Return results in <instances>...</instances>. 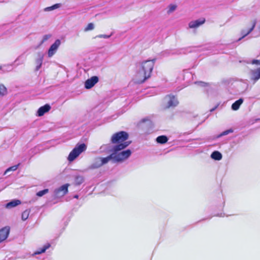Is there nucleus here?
<instances>
[{
  "mask_svg": "<svg viewBox=\"0 0 260 260\" xmlns=\"http://www.w3.org/2000/svg\"><path fill=\"white\" fill-rule=\"evenodd\" d=\"M51 109V106L49 104H46L39 108L37 111V115L39 116H42L45 113L48 112Z\"/></svg>",
  "mask_w": 260,
  "mask_h": 260,
  "instance_id": "4468645a",
  "label": "nucleus"
},
{
  "mask_svg": "<svg viewBox=\"0 0 260 260\" xmlns=\"http://www.w3.org/2000/svg\"><path fill=\"white\" fill-rule=\"evenodd\" d=\"M247 63L255 66L256 69L250 70V79L256 82L260 79V59H252L247 61Z\"/></svg>",
  "mask_w": 260,
  "mask_h": 260,
  "instance_id": "7ed1b4c3",
  "label": "nucleus"
},
{
  "mask_svg": "<svg viewBox=\"0 0 260 260\" xmlns=\"http://www.w3.org/2000/svg\"><path fill=\"white\" fill-rule=\"evenodd\" d=\"M25 60V57L23 54L20 55L15 61V62H18L17 65L23 63Z\"/></svg>",
  "mask_w": 260,
  "mask_h": 260,
  "instance_id": "393cba45",
  "label": "nucleus"
},
{
  "mask_svg": "<svg viewBox=\"0 0 260 260\" xmlns=\"http://www.w3.org/2000/svg\"><path fill=\"white\" fill-rule=\"evenodd\" d=\"M44 59V55L42 53L39 52L38 53V57L36 59V70L38 71L41 67L42 62Z\"/></svg>",
  "mask_w": 260,
  "mask_h": 260,
  "instance_id": "2eb2a0df",
  "label": "nucleus"
},
{
  "mask_svg": "<svg viewBox=\"0 0 260 260\" xmlns=\"http://www.w3.org/2000/svg\"><path fill=\"white\" fill-rule=\"evenodd\" d=\"M4 0H0V2H4Z\"/></svg>",
  "mask_w": 260,
  "mask_h": 260,
  "instance_id": "e433bc0d",
  "label": "nucleus"
},
{
  "mask_svg": "<svg viewBox=\"0 0 260 260\" xmlns=\"http://www.w3.org/2000/svg\"><path fill=\"white\" fill-rule=\"evenodd\" d=\"M217 107H218V105L216 106L215 107H214V108H213L212 109H210V111L211 112H213V111H214V110H215L217 108Z\"/></svg>",
  "mask_w": 260,
  "mask_h": 260,
  "instance_id": "72a5a7b5",
  "label": "nucleus"
},
{
  "mask_svg": "<svg viewBox=\"0 0 260 260\" xmlns=\"http://www.w3.org/2000/svg\"><path fill=\"white\" fill-rule=\"evenodd\" d=\"M21 204V201L19 200H13L9 202V203H7L6 205V208L8 209H10L15 207H16L17 206L20 205Z\"/></svg>",
  "mask_w": 260,
  "mask_h": 260,
  "instance_id": "dca6fc26",
  "label": "nucleus"
},
{
  "mask_svg": "<svg viewBox=\"0 0 260 260\" xmlns=\"http://www.w3.org/2000/svg\"><path fill=\"white\" fill-rule=\"evenodd\" d=\"M195 83L201 86H205L206 85V83L202 81L196 82Z\"/></svg>",
  "mask_w": 260,
  "mask_h": 260,
  "instance_id": "473e14b6",
  "label": "nucleus"
},
{
  "mask_svg": "<svg viewBox=\"0 0 260 260\" xmlns=\"http://www.w3.org/2000/svg\"><path fill=\"white\" fill-rule=\"evenodd\" d=\"M19 166V164L13 166L8 168L5 172L4 175L7 174L10 171H14L17 169L18 166Z\"/></svg>",
  "mask_w": 260,
  "mask_h": 260,
  "instance_id": "a878e982",
  "label": "nucleus"
},
{
  "mask_svg": "<svg viewBox=\"0 0 260 260\" xmlns=\"http://www.w3.org/2000/svg\"><path fill=\"white\" fill-rule=\"evenodd\" d=\"M106 146H102L101 147V149H102L104 147H105Z\"/></svg>",
  "mask_w": 260,
  "mask_h": 260,
  "instance_id": "c9c22d12",
  "label": "nucleus"
},
{
  "mask_svg": "<svg viewBox=\"0 0 260 260\" xmlns=\"http://www.w3.org/2000/svg\"><path fill=\"white\" fill-rule=\"evenodd\" d=\"M259 30H260V27H259Z\"/></svg>",
  "mask_w": 260,
  "mask_h": 260,
  "instance_id": "4c0bfd02",
  "label": "nucleus"
},
{
  "mask_svg": "<svg viewBox=\"0 0 260 260\" xmlns=\"http://www.w3.org/2000/svg\"><path fill=\"white\" fill-rule=\"evenodd\" d=\"M85 180L83 175L77 174L74 176V182L76 185H80L82 184Z\"/></svg>",
  "mask_w": 260,
  "mask_h": 260,
  "instance_id": "f3484780",
  "label": "nucleus"
},
{
  "mask_svg": "<svg viewBox=\"0 0 260 260\" xmlns=\"http://www.w3.org/2000/svg\"><path fill=\"white\" fill-rule=\"evenodd\" d=\"M243 102V99L242 98H240L237 100L232 105V109L234 111L238 110Z\"/></svg>",
  "mask_w": 260,
  "mask_h": 260,
  "instance_id": "a211bd4d",
  "label": "nucleus"
},
{
  "mask_svg": "<svg viewBox=\"0 0 260 260\" xmlns=\"http://www.w3.org/2000/svg\"><path fill=\"white\" fill-rule=\"evenodd\" d=\"M7 93V88L3 84H0V97L4 96Z\"/></svg>",
  "mask_w": 260,
  "mask_h": 260,
  "instance_id": "5701e85b",
  "label": "nucleus"
},
{
  "mask_svg": "<svg viewBox=\"0 0 260 260\" xmlns=\"http://www.w3.org/2000/svg\"><path fill=\"white\" fill-rule=\"evenodd\" d=\"M99 79L98 76H94L88 79L84 83V87L86 89H89L93 87L99 82Z\"/></svg>",
  "mask_w": 260,
  "mask_h": 260,
  "instance_id": "9d476101",
  "label": "nucleus"
},
{
  "mask_svg": "<svg viewBox=\"0 0 260 260\" xmlns=\"http://www.w3.org/2000/svg\"><path fill=\"white\" fill-rule=\"evenodd\" d=\"M168 141V138L166 136L161 135L157 137L156 139V141L157 143L164 144L167 143Z\"/></svg>",
  "mask_w": 260,
  "mask_h": 260,
  "instance_id": "412c9836",
  "label": "nucleus"
},
{
  "mask_svg": "<svg viewBox=\"0 0 260 260\" xmlns=\"http://www.w3.org/2000/svg\"><path fill=\"white\" fill-rule=\"evenodd\" d=\"M128 138V134L124 131L117 132L111 137V141L113 144H121L125 142Z\"/></svg>",
  "mask_w": 260,
  "mask_h": 260,
  "instance_id": "39448f33",
  "label": "nucleus"
},
{
  "mask_svg": "<svg viewBox=\"0 0 260 260\" xmlns=\"http://www.w3.org/2000/svg\"><path fill=\"white\" fill-rule=\"evenodd\" d=\"M78 198H79V196L78 194H75L74 196V198L78 199Z\"/></svg>",
  "mask_w": 260,
  "mask_h": 260,
  "instance_id": "f704fd0d",
  "label": "nucleus"
},
{
  "mask_svg": "<svg viewBox=\"0 0 260 260\" xmlns=\"http://www.w3.org/2000/svg\"><path fill=\"white\" fill-rule=\"evenodd\" d=\"M233 131L232 129H227L226 131H223V132H222L221 134H220L219 135H218L217 136V138H220L221 137H222L223 136H225V135H227L230 133H233Z\"/></svg>",
  "mask_w": 260,
  "mask_h": 260,
  "instance_id": "bb28decb",
  "label": "nucleus"
},
{
  "mask_svg": "<svg viewBox=\"0 0 260 260\" xmlns=\"http://www.w3.org/2000/svg\"><path fill=\"white\" fill-rule=\"evenodd\" d=\"M30 213V210L29 209H26L25 211H24L21 215V219L22 220L24 221L26 220L29 215Z\"/></svg>",
  "mask_w": 260,
  "mask_h": 260,
  "instance_id": "4be33fe9",
  "label": "nucleus"
},
{
  "mask_svg": "<svg viewBox=\"0 0 260 260\" xmlns=\"http://www.w3.org/2000/svg\"><path fill=\"white\" fill-rule=\"evenodd\" d=\"M130 144L131 142H125L113 146L110 150L111 154L108 155L109 160H112L114 162H121L129 158L132 151L129 149H124Z\"/></svg>",
  "mask_w": 260,
  "mask_h": 260,
  "instance_id": "f257e3e1",
  "label": "nucleus"
},
{
  "mask_svg": "<svg viewBox=\"0 0 260 260\" xmlns=\"http://www.w3.org/2000/svg\"><path fill=\"white\" fill-rule=\"evenodd\" d=\"M94 28V25L92 23H89L87 26L85 28L84 31H87L93 30Z\"/></svg>",
  "mask_w": 260,
  "mask_h": 260,
  "instance_id": "c756f323",
  "label": "nucleus"
},
{
  "mask_svg": "<svg viewBox=\"0 0 260 260\" xmlns=\"http://www.w3.org/2000/svg\"><path fill=\"white\" fill-rule=\"evenodd\" d=\"M112 35V33H111L110 35H99L95 37V38H104V39H108Z\"/></svg>",
  "mask_w": 260,
  "mask_h": 260,
  "instance_id": "2f4dec72",
  "label": "nucleus"
},
{
  "mask_svg": "<svg viewBox=\"0 0 260 260\" xmlns=\"http://www.w3.org/2000/svg\"><path fill=\"white\" fill-rule=\"evenodd\" d=\"M60 6V4H56L53 5L52 6L48 7H47V8H45L44 11H52V10H55L56 9H57V8H59Z\"/></svg>",
  "mask_w": 260,
  "mask_h": 260,
  "instance_id": "b1692460",
  "label": "nucleus"
},
{
  "mask_svg": "<svg viewBox=\"0 0 260 260\" xmlns=\"http://www.w3.org/2000/svg\"><path fill=\"white\" fill-rule=\"evenodd\" d=\"M10 228L7 226L0 229V243L5 240L10 234Z\"/></svg>",
  "mask_w": 260,
  "mask_h": 260,
  "instance_id": "9b49d317",
  "label": "nucleus"
},
{
  "mask_svg": "<svg viewBox=\"0 0 260 260\" xmlns=\"http://www.w3.org/2000/svg\"><path fill=\"white\" fill-rule=\"evenodd\" d=\"M60 44V40L57 39L55 41L54 43L50 46L48 51V56L49 57H52L56 53Z\"/></svg>",
  "mask_w": 260,
  "mask_h": 260,
  "instance_id": "1a4fd4ad",
  "label": "nucleus"
},
{
  "mask_svg": "<svg viewBox=\"0 0 260 260\" xmlns=\"http://www.w3.org/2000/svg\"><path fill=\"white\" fill-rule=\"evenodd\" d=\"M164 103L166 108H174L178 105L179 102L177 98L173 94L167 95L164 100Z\"/></svg>",
  "mask_w": 260,
  "mask_h": 260,
  "instance_id": "423d86ee",
  "label": "nucleus"
},
{
  "mask_svg": "<svg viewBox=\"0 0 260 260\" xmlns=\"http://www.w3.org/2000/svg\"><path fill=\"white\" fill-rule=\"evenodd\" d=\"M86 149V146L84 143L77 145L76 147L70 153L68 159L69 161L74 160L82 152Z\"/></svg>",
  "mask_w": 260,
  "mask_h": 260,
  "instance_id": "20e7f679",
  "label": "nucleus"
},
{
  "mask_svg": "<svg viewBox=\"0 0 260 260\" xmlns=\"http://www.w3.org/2000/svg\"><path fill=\"white\" fill-rule=\"evenodd\" d=\"M256 23V20L254 19L253 21L252 25L250 28H249L247 30H246L245 29L242 30L241 34L242 35V36L241 38H240L239 39H238V41L241 40L242 39H243L246 36H247L248 35H249L254 29V28L255 26Z\"/></svg>",
  "mask_w": 260,
  "mask_h": 260,
  "instance_id": "f8f14e48",
  "label": "nucleus"
},
{
  "mask_svg": "<svg viewBox=\"0 0 260 260\" xmlns=\"http://www.w3.org/2000/svg\"><path fill=\"white\" fill-rule=\"evenodd\" d=\"M205 21V19L202 20L198 19L194 21H191L189 23L188 26L190 28H196L199 27L202 24H204Z\"/></svg>",
  "mask_w": 260,
  "mask_h": 260,
  "instance_id": "ddd939ff",
  "label": "nucleus"
},
{
  "mask_svg": "<svg viewBox=\"0 0 260 260\" xmlns=\"http://www.w3.org/2000/svg\"><path fill=\"white\" fill-rule=\"evenodd\" d=\"M48 192H49L48 189H44L42 190L39 191L38 192H37L36 194L37 196L41 197L43 196L44 195H45V194L48 193Z\"/></svg>",
  "mask_w": 260,
  "mask_h": 260,
  "instance_id": "cd10ccee",
  "label": "nucleus"
},
{
  "mask_svg": "<svg viewBox=\"0 0 260 260\" xmlns=\"http://www.w3.org/2000/svg\"><path fill=\"white\" fill-rule=\"evenodd\" d=\"M51 37L50 34H47L43 36L42 40L41 41L40 45H41L45 42L47 41L49 39H50Z\"/></svg>",
  "mask_w": 260,
  "mask_h": 260,
  "instance_id": "c85d7f7f",
  "label": "nucleus"
},
{
  "mask_svg": "<svg viewBox=\"0 0 260 260\" xmlns=\"http://www.w3.org/2000/svg\"><path fill=\"white\" fill-rule=\"evenodd\" d=\"M221 153L218 151H213L211 154V157L215 160H220L222 159Z\"/></svg>",
  "mask_w": 260,
  "mask_h": 260,
  "instance_id": "aec40b11",
  "label": "nucleus"
},
{
  "mask_svg": "<svg viewBox=\"0 0 260 260\" xmlns=\"http://www.w3.org/2000/svg\"><path fill=\"white\" fill-rule=\"evenodd\" d=\"M156 59L147 60L141 63V69L137 74L136 82L138 84L144 83L151 76Z\"/></svg>",
  "mask_w": 260,
  "mask_h": 260,
  "instance_id": "f03ea898",
  "label": "nucleus"
},
{
  "mask_svg": "<svg viewBox=\"0 0 260 260\" xmlns=\"http://www.w3.org/2000/svg\"><path fill=\"white\" fill-rule=\"evenodd\" d=\"M110 161L108 156L106 157H97L94 159L92 163L88 167V170L96 169L103 165L107 164Z\"/></svg>",
  "mask_w": 260,
  "mask_h": 260,
  "instance_id": "0eeeda50",
  "label": "nucleus"
},
{
  "mask_svg": "<svg viewBox=\"0 0 260 260\" xmlns=\"http://www.w3.org/2000/svg\"><path fill=\"white\" fill-rule=\"evenodd\" d=\"M50 246L51 245L49 243L46 244L42 248H39L37 251H36L34 252V255H38L45 252L46 250L50 247Z\"/></svg>",
  "mask_w": 260,
  "mask_h": 260,
  "instance_id": "6ab92c4d",
  "label": "nucleus"
},
{
  "mask_svg": "<svg viewBox=\"0 0 260 260\" xmlns=\"http://www.w3.org/2000/svg\"><path fill=\"white\" fill-rule=\"evenodd\" d=\"M69 184H65L55 189L53 192V197L54 198H59L62 197L68 192Z\"/></svg>",
  "mask_w": 260,
  "mask_h": 260,
  "instance_id": "6e6552de",
  "label": "nucleus"
},
{
  "mask_svg": "<svg viewBox=\"0 0 260 260\" xmlns=\"http://www.w3.org/2000/svg\"><path fill=\"white\" fill-rule=\"evenodd\" d=\"M177 6L175 5L171 4L169 6L168 13H171L176 10Z\"/></svg>",
  "mask_w": 260,
  "mask_h": 260,
  "instance_id": "7c9ffc66",
  "label": "nucleus"
}]
</instances>
